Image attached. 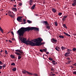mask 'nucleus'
I'll return each instance as SVG.
<instances>
[{
    "mask_svg": "<svg viewBox=\"0 0 76 76\" xmlns=\"http://www.w3.org/2000/svg\"><path fill=\"white\" fill-rule=\"evenodd\" d=\"M67 59H68V60H70V57H67Z\"/></svg>",
    "mask_w": 76,
    "mask_h": 76,
    "instance_id": "obj_44",
    "label": "nucleus"
},
{
    "mask_svg": "<svg viewBox=\"0 0 76 76\" xmlns=\"http://www.w3.org/2000/svg\"><path fill=\"white\" fill-rule=\"evenodd\" d=\"M54 71H53V72H51L50 73V74H53V73H54Z\"/></svg>",
    "mask_w": 76,
    "mask_h": 76,
    "instance_id": "obj_50",
    "label": "nucleus"
},
{
    "mask_svg": "<svg viewBox=\"0 0 76 76\" xmlns=\"http://www.w3.org/2000/svg\"><path fill=\"white\" fill-rule=\"evenodd\" d=\"M15 51H16V52L15 53L16 54V53H18V52H19L21 54H23L24 53L23 52V51H20V50H15Z\"/></svg>",
    "mask_w": 76,
    "mask_h": 76,
    "instance_id": "obj_8",
    "label": "nucleus"
},
{
    "mask_svg": "<svg viewBox=\"0 0 76 76\" xmlns=\"http://www.w3.org/2000/svg\"><path fill=\"white\" fill-rule=\"evenodd\" d=\"M2 64V62H1V61H0V64Z\"/></svg>",
    "mask_w": 76,
    "mask_h": 76,
    "instance_id": "obj_48",
    "label": "nucleus"
},
{
    "mask_svg": "<svg viewBox=\"0 0 76 76\" xmlns=\"http://www.w3.org/2000/svg\"><path fill=\"white\" fill-rule=\"evenodd\" d=\"M72 5H73V6H75V5H76V0H74L73 1V3H72Z\"/></svg>",
    "mask_w": 76,
    "mask_h": 76,
    "instance_id": "obj_10",
    "label": "nucleus"
},
{
    "mask_svg": "<svg viewBox=\"0 0 76 76\" xmlns=\"http://www.w3.org/2000/svg\"><path fill=\"white\" fill-rule=\"evenodd\" d=\"M13 1H14V2H15V0H13Z\"/></svg>",
    "mask_w": 76,
    "mask_h": 76,
    "instance_id": "obj_59",
    "label": "nucleus"
},
{
    "mask_svg": "<svg viewBox=\"0 0 76 76\" xmlns=\"http://www.w3.org/2000/svg\"><path fill=\"white\" fill-rule=\"evenodd\" d=\"M61 15H62V13H61V12H60L59 13H58V15H59V16H61Z\"/></svg>",
    "mask_w": 76,
    "mask_h": 76,
    "instance_id": "obj_33",
    "label": "nucleus"
},
{
    "mask_svg": "<svg viewBox=\"0 0 76 76\" xmlns=\"http://www.w3.org/2000/svg\"><path fill=\"white\" fill-rule=\"evenodd\" d=\"M32 41L34 42H32ZM32 40L30 41V45L33 46H40L42 45V44H44L45 42H42L43 41V39L41 38H35V39H33Z\"/></svg>",
    "mask_w": 76,
    "mask_h": 76,
    "instance_id": "obj_2",
    "label": "nucleus"
},
{
    "mask_svg": "<svg viewBox=\"0 0 76 76\" xmlns=\"http://www.w3.org/2000/svg\"><path fill=\"white\" fill-rule=\"evenodd\" d=\"M61 49L62 50H64L65 49H66V48H64V47L63 46H62L61 47Z\"/></svg>",
    "mask_w": 76,
    "mask_h": 76,
    "instance_id": "obj_18",
    "label": "nucleus"
},
{
    "mask_svg": "<svg viewBox=\"0 0 76 76\" xmlns=\"http://www.w3.org/2000/svg\"><path fill=\"white\" fill-rule=\"evenodd\" d=\"M44 24H45V25H46V26L47 27V28H48V29H50V26H49V23H48V22H47V21H44L42 22Z\"/></svg>",
    "mask_w": 76,
    "mask_h": 76,
    "instance_id": "obj_3",
    "label": "nucleus"
},
{
    "mask_svg": "<svg viewBox=\"0 0 76 76\" xmlns=\"http://www.w3.org/2000/svg\"><path fill=\"white\" fill-rule=\"evenodd\" d=\"M73 74H76V71H74L73 72Z\"/></svg>",
    "mask_w": 76,
    "mask_h": 76,
    "instance_id": "obj_42",
    "label": "nucleus"
},
{
    "mask_svg": "<svg viewBox=\"0 0 76 76\" xmlns=\"http://www.w3.org/2000/svg\"><path fill=\"white\" fill-rule=\"evenodd\" d=\"M52 62L53 63V64H56V61H54V60H53Z\"/></svg>",
    "mask_w": 76,
    "mask_h": 76,
    "instance_id": "obj_25",
    "label": "nucleus"
},
{
    "mask_svg": "<svg viewBox=\"0 0 76 76\" xmlns=\"http://www.w3.org/2000/svg\"><path fill=\"white\" fill-rule=\"evenodd\" d=\"M49 52H47L46 54H49Z\"/></svg>",
    "mask_w": 76,
    "mask_h": 76,
    "instance_id": "obj_53",
    "label": "nucleus"
},
{
    "mask_svg": "<svg viewBox=\"0 0 76 76\" xmlns=\"http://www.w3.org/2000/svg\"><path fill=\"white\" fill-rule=\"evenodd\" d=\"M11 65H13V66H15V63L14 62H12V63H11Z\"/></svg>",
    "mask_w": 76,
    "mask_h": 76,
    "instance_id": "obj_35",
    "label": "nucleus"
},
{
    "mask_svg": "<svg viewBox=\"0 0 76 76\" xmlns=\"http://www.w3.org/2000/svg\"><path fill=\"white\" fill-rule=\"evenodd\" d=\"M0 55H1V53H0Z\"/></svg>",
    "mask_w": 76,
    "mask_h": 76,
    "instance_id": "obj_62",
    "label": "nucleus"
},
{
    "mask_svg": "<svg viewBox=\"0 0 76 76\" xmlns=\"http://www.w3.org/2000/svg\"><path fill=\"white\" fill-rule=\"evenodd\" d=\"M69 54L68 51H67V52L64 55L65 56H70V55H69Z\"/></svg>",
    "mask_w": 76,
    "mask_h": 76,
    "instance_id": "obj_13",
    "label": "nucleus"
},
{
    "mask_svg": "<svg viewBox=\"0 0 76 76\" xmlns=\"http://www.w3.org/2000/svg\"><path fill=\"white\" fill-rule=\"evenodd\" d=\"M35 5H33V6H32V7H31V9L33 10L34 9L35 7Z\"/></svg>",
    "mask_w": 76,
    "mask_h": 76,
    "instance_id": "obj_22",
    "label": "nucleus"
},
{
    "mask_svg": "<svg viewBox=\"0 0 76 76\" xmlns=\"http://www.w3.org/2000/svg\"><path fill=\"white\" fill-rule=\"evenodd\" d=\"M36 30V27H21L20 29L17 31V34L19 35V38L22 41L23 43H24V44H29L30 41L29 40H27V38H23L21 36H23L24 35L25 32H26V31H30V30Z\"/></svg>",
    "mask_w": 76,
    "mask_h": 76,
    "instance_id": "obj_1",
    "label": "nucleus"
},
{
    "mask_svg": "<svg viewBox=\"0 0 76 76\" xmlns=\"http://www.w3.org/2000/svg\"><path fill=\"white\" fill-rule=\"evenodd\" d=\"M52 11H53V12H56V10L55 9H53Z\"/></svg>",
    "mask_w": 76,
    "mask_h": 76,
    "instance_id": "obj_27",
    "label": "nucleus"
},
{
    "mask_svg": "<svg viewBox=\"0 0 76 76\" xmlns=\"http://www.w3.org/2000/svg\"><path fill=\"white\" fill-rule=\"evenodd\" d=\"M11 33H12V35H14V33L13 32H11Z\"/></svg>",
    "mask_w": 76,
    "mask_h": 76,
    "instance_id": "obj_47",
    "label": "nucleus"
},
{
    "mask_svg": "<svg viewBox=\"0 0 76 76\" xmlns=\"http://www.w3.org/2000/svg\"><path fill=\"white\" fill-rule=\"evenodd\" d=\"M0 31H1V32H2V33L4 32V30L2 29V28H1V27L0 26Z\"/></svg>",
    "mask_w": 76,
    "mask_h": 76,
    "instance_id": "obj_26",
    "label": "nucleus"
},
{
    "mask_svg": "<svg viewBox=\"0 0 76 76\" xmlns=\"http://www.w3.org/2000/svg\"><path fill=\"white\" fill-rule=\"evenodd\" d=\"M28 23H32V21L31 20H27Z\"/></svg>",
    "mask_w": 76,
    "mask_h": 76,
    "instance_id": "obj_23",
    "label": "nucleus"
},
{
    "mask_svg": "<svg viewBox=\"0 0 76 76\" xmlns=\"http://www.w3.org/2000/svg\"><path fill=\"white\" fill-rule=\"evenodd\" d=\"M51 41L53 43H54V44H56L57 42V39H55V38H52Z\"/></svg>",
    "mask_w": 76,
    "mask_h": 76,
    "instance_id": "obj_6",
    "label": "nucleus"
},
{
    "mask_svg": "<svg viewBox=\"0 0 76 76\" xmlns=\"http://www.w3.org/2000/svg\"><path fill=\"white\" fill-rule=\"evenodd\" d=\"M11 2H13V0H11Z\"/></svg>",
    "mask_w": 76,
    "mask_h": 76,
    "instance_id": "obj_56",
    "label": "nucleus"
},
{
    "mask_svg": "<svg viewBox=\"0 0 76 76\" xmlns=\"http://www.w3.org/2000/svg\"><path fill=\"white\" fill-rule=\"evenodd\" d=\"M11 58H15V56L14 55H10Z\"/></svg>",
    "mask_w": 76,
    "mask_h": 76,
    "instance_id": "obj_17",
    "label": "nucleus"
},
{
    "mask_svg": "<svg viewBox=\"0 0 76 76\" xmlns=\"http://www.w3.org/2000/svg\"><path fill=\"white\" fill-rule=\"evenodd\" d=\"M6 41H8V40H6Z\"/></svg>",
    "mask_w": 76,
    "mask_h": 76,
    "instance_id": "obj_60",
    "label": "nucleus"
},
{
    "mask_svg": "<svg viewBox=\"0 0 76 76\" xmlns=\"http://www.w3.org/2000/svg\"><path fill=\"white\" fill-rule=\"evenodd\" d=\"M31 75H34V76H38V74H31Z\"/></svg>",
    "mask_w": 76,
    "mask_h": 76,
    "instance_id": "obj_21",
    "label": "nucleus"
},
{
    "mask_svg": "<svg viewBox=\"0 0 76 76\" xmlns=\"http://www.w3.org/2000/svg\"><path fill=\"white\" fill-rule=\"evenodd\" d=\"M58 48H59V47H56V48H55V50H57V51H60L59 50H58Z\"/></svg>",
    "mask_w": 76,
    "mask_h": 76,
    "instance_id": "obj_20",
    "label": "nucleus"
},
{
    "mask_svg": "<svg viewBox=\"0 0 76 76\" xmlns=\"http://www.w3.org/2000/svg\"><path fill=\"white\" fill-rule=\"evenodd\" d=\"M75 15H76V13L75 14Z\"/></svg>",
    "mask_w": 76,
    "mask_h": 76,
    "instance_id": "obj_64",
    "label": "nucleus"
},
{
    "mask_svg": "<svg viewBox=\"0 0 76 76\" xmlns=\"http://www.w3.org/2000/svg\"><path fill=\"white\" fill-rule=\"evenodd\" d=\"M67 51H68V52L69 53V56H70V54L71 53L70 52L71 51H72V50H71V49H67Z\"/></svg>",
    "mask_w": 76,
    "mask_h": 76,
    "instance_id": "obj_12",
    "label": "nucleus"
},
{
    "mask_svg": "<svg viewBox=\"0 0 76 76\" xmlns=\"http://www.w3.org/2000/svg\"><path fill=\"white\" fill-rule=\"evenodd\" d=\"M40 52H43V49L42 50V49H40Z\"/></svg>",
    "mask_w": 76,
    "mask_h": 76,
    "instance_id": "obj_43",
    "label": "nucleus"
},
{
    "mask_svg": "<svg viewBox=\"0 0 76 76\" xmlns=\"http://www.w3.org/2000/svg\"><path fill=\"white\" fill-rule=\"evenodd\" d=\"M2 66H1V65H0V69H2Z\"/></svg>",
    "mask_w": 76,
    "mask_h": 76,
    "instance_id": "obj_46",
    "label": "nucleus"
},
{
    "mask_svg": "<svg viewBox=\"0 0 76 76\" xmlns=\"http://www.w3.org/2000/svg\"><path fill=\"white\" fill-rule=\"evenodd\" d=\"M22 73H23V74H26V73H27L28 74H29V75H30V74H32L31 73L28 72V71H22Z\"/></svg>",
    "mask_w": 76,
    "mask_h": 76,
    "instance_id": "obj_9",
    "label": "nucleus"
},
{
    "mask_svg": "<svg viewBox=\"0 0 76 76\" xmlns=\"http://www.w3.org/2000/svg\"><path fill=\"white\" fill-rule=\"evenodd\" d=\"M8 14L9 16L11 17V18H14L15 16V15L13 12H11L10 11L9 12H8Z\"/></svg>",
    "mask_w": 76,
    "mask_h": 76,
    "instance_id": "obj_4",
    "label": "nucleus"
},
{
    "mask_svg": "<svg viewBox=\"0 0 76 76\" xmlns=\"http://www.w3.org/2000/svg\"><path fill=\"white\" fill-rule=\"evenodd\" d=\"M29 3V5H32V3L33 2V0H29V1L28 2Z\"/></svg>",
    "mask_w": 76,
    "mask_h": 76,
    "instance_id": "obj_16",
    "label": "nucleus"
},
{
    "mask_svg": "<svg viewBox=\"0 0 76 76\" xmlns=\"http://www.w3.org/2000/svg\"><path fill=\"white\" fill-rule=\"evenodd\" d=\"M43 50L44 52H46L47 49H43Z\"/></svg>",
    "mask_w": 76,
    "mask_h": 76,
    "instance_id": "obj_32",
    "label": "nucleus"
},
{
    "mask_svg": "<svg viewBox=\"0 0 76 76\" xmlns=\"http://www.w3.org/2000/svg\"><path fill=\"white\" fill-rule=\"evenodd\" d=\"M16 5H14V7H16Z\"/></svg>",
    "mask_w": 76,
    "mask_h": 76,
    "instance_id": "obj_55",
    "label": "nucleus"
},
{
    "mask_svg": "<svg viewBox=\"0 0 76 76\" xmlns=\"http://www.w3.org/2000/svg\"><path fill=\"white\" fill-rule=\"evenodd\" d=\"M5 54H8V53L7 52V50H5Z\"/></svg>",
    "mask_w": 76,
    "mask_h": 76,
    "instance_id": "obj_40",
    "label": "nucleus"
},
{
    "mask_svg": "<svg viewBox=\"0 0 76 76\" xmlns=\"http://www.w3.org/2000/svg\"><path fill=\"white\" fill-rule=\"evenodd\" d=\"M72 50L73 51H75L76 50V48H73Z\"/></svg>",
    "mask_w": 76,
    "mask_h": 76,
    "instance_id": "obj_36",
    "label": "nucleus"
},
{
    "mask_svg": "<svg viewBox=\"0 0 76 76\" xmlns=\"http://www.w3.org/2000/svg\"><path fill=\"white\" fill-rule=\"evenodd\" d=\"M71 61H68L66 64H70L71 62Z\"/></svg>",
    "mask_w": 76,
    "mask_h": 76,
    "instance_id": "obj_30",
    "label": "nucleus"
},
{
    "mask_svg": "<svg viewBox=\"0 0 76 76\" xmlns=\"http://www.w3.org/2000/svg\"><path fill=\"white\" fill-rule=\"evenodd\" d=\"M43 58H44V55L43 56Z\"/></svg>",
    "mask_w": 76,
    "mask_h": 76,
    "instance_id": "obj_61",
    "label": "nucleus"
},
{
    "mask_svg": "<svg viewBox=\"0 0 76 76\" xmlns=\"http://www.w3.org/2000/svg\"><path fill=\"white\" fill-rule=\"evenodd\" d=\"M12 71H16V68H13L12 69Z\"/></svg>",
    "mask_w": 76,
    "mask_h": 76,
    "instance_id": "obj_29",
    "label": "nucleus"
},
{
    "mask_svg": "<svg viewBox=\"0 0 76 76\" xmlns=\"http://www.w3.org/2000/svg\"><path fill=\"white\" fill-rule=\"evenodd\" d=\"M6 64H4L3 65H2V67H6Z\"/></svg>",
    "mask_w": 76,
    "mask_h": 76,
    "instance_id": "obj_38",
    "label": "nucleus"
},
{
    "mask_svg": "<svg viewBox=\"0 0 76 76\" xmlns=\"http://www.w3.org/2000/svg\"><path fill=\"white\" fill-rule=\"evenodd\" d=\"M8 15V14H7V13L6 14V15Z\"/></svg>",
    "mask_w": 76,
    "mask_h": 76,
    "instance_id": "obj_57",
    "label": "nucleus"
},
{
    "mask_svg": "<svg viewBox=\"0 0 76 76\" xmlns=\"http://www.w3.org/2000/svg\"><path fill=\"white\" fill-rule=\"evenodd\" d=\"M16 55H18V59H20V58H21V57L20 56H21V54L19 52V53H16Z\"/></svg>",
    "mask_w": 76,
    "mask_h": 76,
    "instance_id": "obj_5",
    "label": "nucleus"
},
{
    "mask_svg": "<svg viewBox=\"0 0 76 76\" xmlns=\"http://www.w3.org/2000/svg\"><path fill=\"white\" fill-rule=\"evenodd\" d=\"M73 35H76V33H74Z\"/></svg>",
    "mask_w": 76,
    "mask_h": 76,
    "instance_id": "obj_51",
    "label": "nucleus"
},
{
    "mask_svg": "<svg viewBox=\"0 0 76 76\" xmlns=\"http://www.w3.org/2000/svg\"><path fill=\"white\" fill-rule=\"evenodd\" d=\"M52 62L53 63V64H56V61H54V60H53Z\"/></svg>",
    "mask_w": 76,
    "mask_h": 76,
    "instance_id": "obj_24",
    "label": "nucleus"
},
{
    "mask_svg": "<svg viewBox=\"0 0 76 76\" xmlns=\"http://www.w3.org/2000/svg\"><path fill=\"white\" fill-rule=\"evenodd\" d=\"M9 42H10V43H12V41H11V40H9Z\"/></svg>",
    "mask_w": 76,
    "mask_h": 76,
    "instance_id": "obj_49",
    "label": "nucleus"
},
{
    "mask_svg": "<svg viewBox=\"0 0 76 76\" xmlns=\"http://www.w3.org/2000/svg\"><path fill=\"white\" fill-rule=\"evenodd\" d=\"M59 38H64V37L63 36V35H59Z\"/></svg>",
    "mask_w": 76,
    "mask_h": 76,
    "instance_id": "obj_19",
    "label": "nucleus"
},
{
    "mask_svg": "<svg viewBox=\"0 0 76 76\" xmlns=\"http://www.w3.org/2000/svg\"><path fill=\"white\" fill-rule=\"evenodd\" d=\"M63 26L64 27L66 28H67V27L66 25V24H63Z\"/></svg>",
    "mask_w": 76,
    "mask_h": 76,
    "instance_id": "obj_28",
    "label": "nucleus"
},
{
    "mask_svg": "<svg viewBox=\"0 0 76 76\" xmlns=\"http://www.w3.org/2000/svg\"><path fill=\"white\" fill-rule=\"evenodd\" d=\"M49 60H50V61H53V59H52V58H50H50H49Z\"/></svg>",
    "mask_w": 76,
    "mask_h": 76,
    "instance_id": "obj_41",
    "label": "nucleus"
},
{
    "mask_svg": "<svg viewBox=\"0 0 76 76\" xmlns=\"http://www.w3.org/2000/svg\"><path fill=\"white\" fill-rule=\"evenodd\" d=\"M50 76H54L55 75H56V74H53V73L52 74H50Z\"/></svg>",
    "mask_w": 76,
    "mask_h": 76,
    "instance_id": "obj_34",
    "label": "nucleus"
},
{
    "mask_svg": "<svg viewBox=\"0 0 76 76\" xmlns=\"http://www.w3.org/2000/svg\"><path fill=\"white\" fill-rule=\"evenodd\" d=\"M74 65H75V66H76V63L74 64Z\"/></svg>",
    "mask_w": 76,
    "mask_h": 76,
    "instance_id": "obj_52",
    "label": "nucleus"
},
{
    "mask_svg": "<svg viewBox=\"0 0 76 76\" xmlns=\"http://www.w3.org/2000/svg\"><path fill=\"white\" fill-rule=\"evenodd\" d=\"M56 64H57V62H56Z\"/></svg>",
    "mask_w": 76,
    "mask_h": 76,
    "instance_id": "obj_63",
    "label": "nucleus"
},
{
    "mask_svg": "<svg viewBox=\"0 0 76 76\" xmlns=\"http://www.w3.org/2000/svg\"><path fill=\"white\" fill-rule=\"evenodd\" d=\"M64 34H65V35H66L67 36H68L69 37H71L70 35H69V34H68V33H67L65 32H64Z\"/></svg>",
    "mask_w": 76,
    "mask_h": 76,
    "instance_id": "obj_15",
    "label": "nucleus"
},
{
    "mask_svg": "<svg viewBox=\"0 0 76 76\" xmlns=\"http://www.w3.org/2000/svg\"><path fill=\"white\" fill-rule=\"evenodd\" d=\"M3 50H1V51H0V52L1 53L2 52H3Z\"/></svg>",
    "mask_w": 76,
    "mask_h": 76,
    "instance_id": "obj_54",
    "label": "nucleus"
},
{
    "mask_svg": "<svg viewBox=\"0 0 76 76\" xmlns=\"http://www.w3.org/2000/svg\"><path fill=\"white\" fill-rule=\"evenodd\" d=\"M66 18H67V16H63V18H62V20L63 21H64L66 19Z\"/></svg>",
    "mask_w": 76,
    "mask_h": 76,
    "instance_id": "obj_11",
    "label": "nucleus"
},
{
    "mask_svg": "<svg viewBox=\"0 0 76 76\" xmlns=\"http://www.w3.org/2000/svg\"><path fill=\"white\" fill-rule=\"evenodd\" d=\"M51 71H55V70L54 69V68H51Z\"/></svg>",
    "mask_w": 76,
    "mask_h": 76,
    "instance_id": "obj_45",
    "label": "nucleus"
},
{
    "mask_svg": "<svg viewBox=\"0 0 76 76\" xmlns=\"http://www.w3.org/2000/svg\"><path fill=\"white\" fill-rule=\"evenodd\" d=\"M1 71H0V74H1Z\"/></svg>",
    "mask_w": 76,
    "mask_h": 76,
    "instance_id": "obj_58",
    "label": "nucleus"
},
{
    "mask_svg": "<svg viewBox=\"0 0 76 76\" xmlns=\"http://www.w3.org/2000/svg\"><path fill=\"white\" fill-rule=\"evenodd\" d=\"M12 11H15V12H16V11H17V9H16V8H12Z\"/></svg>",
    "mask_w": 76,
    "mask_h": 76,
    "instance_id": "obj_14",
    "label": "nucleus"
},
{
    "mask_svg": "<svg viewBox=\"0 0 76 76\" xmlns=\"http://www.w3.org/2000/svg\"><path fill=\"white\" fill-rule=\"evenodd\" d=\"M55 26H58V25L57 22L56 21V22H55Z\"/></svg>",
    "mask_w": 76,
    "mask_h": 76,
    "instance_id": "obj_31",
    "label": "nucleus"
},
{
    "mask_svg": "<svg viewBox=\"0 0 76 76\" xmlns=\"http://www.w3.org/2000/svg\"><path fill=\"white\" fill-rule=\"evenodd\" d=\"M19 5H20V6H21V5H22V2H20V3H19L18 4Z\"/></svg>",
    "mask_w": 76,
    "mask_h": 76,
    "instance_id": "obj_39",
    "label": "nucleus"
},
{
    "mask_svg": "<svg viewBox=\"0 0 76 76\" xmlns=\"http://www.w3.org/2000/svg\"><path fill=\"white\" fill-rule=\"evenodd\" d=\"M23 20L24 22V23H26V19H23Z\"/></svg>",
    "mask_w": 76,
    "mask_h": 76,
    "instance_id": "obj_37",
    "label": "nucleus"
},
{
    "mask_svg": "<svg viewBox=\"0 0 76 76\" xmlns=\"http://www.w3.org/2000/svg\"><path fill=\"white\" fill-rule=\"evenodd\" d=\"M22 18H23L22 16L18 17V18H17V20L19 21L20 22H21Z\"/></svg>",
    "mask_w": 76,
    "mask_h": 76,
    "instance_id": "obj_7",
    "label": "nucleus"
}]
</instances>
